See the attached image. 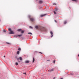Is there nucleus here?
Wrapping results in <instances>:
<instances>
[{
  "label": "nucleus",
  "instance_id": "33",
  "mask_svg": "<svg viewBox=\"0 0 79 79\" xmlns=\"http://www.w3.org/2000/svg\"><path fill=\"white\" fill-rule=\"evenodd\" d=\"M53 5H56V4H53Z\"/></svg>",
  "mask_w": 79,
  "mask_h": 79
},
{
  "label": "nucleus",
  "instance_id": "16",
  "mask_svg": "<svg viewBox=\"0 0 79 79\" xmlns=\"http://www.w3.org/2000/svg\"><path fill=\"white\" fill-rule=\"evenodd\" d=\"M35 61V59H34V58H33V63H34V61Z\"/></svg>",
  "mask_w": 79,
  "mask_h": 79
},
{
  "label": "nucleus",
  "instance_id": "11",
  "mask_svg": "<svg viewBox=\"0 0 79 79\" xmlns=\"http://www.w3.org/2000/svg\"><path fill=\"white\" fill-rule=\"evenodd\" d=\"M21 36H22V35H17L16 37H18V36L21 37Z\"/></svg>",
  "mask_w": 79,
  "mask_h": 79
},
{
  "label": "nucleus",
  "instance_id": "24",
  "mask_svg": "<svg viewBox=\"0 0 79 79\" xmlns=\"http://www.w3.org/2000/svg\"><path fill=\"white\" fill-rule=\"evenodd\" d=\"M16 65H18V64L17 63V62H16L15 63Z\"/></svg>",
  "mask_w": 79,
  "mask_h": 79
},
{
  "label": "nucleus",
  "instance_id": "26",
  "mask_svg": "<svg viewBox=\"0 0 79 79\" xmlns=\"http://www.w3.org/2000/svg\"><path fill=\"white\" fill-rule=\"evenodd\" d=\"M30 28H31V29H32V27L31 26H30Z\"/></svg>",
  "mask_w": 79,
  "mask_h": 79
},
{
  "label": "nucleus",
  "instance_id": "29",
  "mask_svg": "<svg viewBox=\"0 0 79 79\" xmlns=\"http://www.w3.org/2000/svg\"><path fill=\"white\" fill-rule=\"evenodd\" d=\"M40 53H41V54H42V53L41 52H40Z\"/></svg>",
  "mask_w": 79,
  "mask_h": 79
},
{
  "label": "nucleus",
  "instance_id": "7",
  "mask_svg": "<svg viewBox=\"0 0 79 79\" xmlns=\"http://www.w3.org/2000/svg\"><path fill=\"white\" fill-rule=\"evenodd\" d=\"M55 10L56 11H60V10L59 9H58V8H56L55 9Z\"/></svg>",
  "mask_w": 79,
  "mask_h": 79
},
{
  "label": "nucleus",
  "instance_id": "6",
  "mask_svg": "<svg viewBox=\"0 0 79 79\" xmlns=\"http://www.w3.org/2000/svg\"><path fill=\"white\" fill-rule=\"evenodd\" d=\"M72 1H73V2H78V0H72Z\"/></svg>",
  "mask_w": 79,
  "mask_h": 79
},
{
  "label": "nucleus",
  "instance_id": "22",
  "mask_svg": "<svg viewBox=\"0 0 79 79\" xmlns=\"http://www.w3.org/2000/svg\"><path fill=\"white\" fill-rule=\"evenodd\" d=\"M21 48H19L18 49V50H19V51H20V50H21Z\"/></svg>",
  "mask_w": 79,
  "mask_h": 79
},
{
  "label": "nucleus",
  "instance_id": "34",
  "mask_svg": "<svg viewBox=\"0 0 79 79\" xmlns=\"http://www.w3.org/2000/svg\"><path fill=\"white\" fill-rule=\"evenodd\" d=\"M8 44H10V43H7Z\"/></svg>",
  "mask_w": 79,
  "mask_h": 79
},
{
  "label": "nucleus",
  "instance_id": "28",
  "mask_svg": "<svg viewBox=\"0 0 79 79\" xmlns=\"http://www.w3.org/2000/svg\"><path fill=\"white\" fill-rule=\"evenodd\" d=\"M55 22L56 23V20H55Z\"/></svg>",
  "mask_w": 79,
  "mask_h": 79
},
{
  "label": "nucleus",
  "instance_id": "8",
  "mask_svg": "<svg viewBox=\"0 0 79 79\" xmlns=\"http://www.w3.org/2000/svg\"><path fill=\"white\" fill-rule=\"evenodd\" d=\"M39 3H40V4L42 3H43V2H42L41 0H40L39 1Z\"/></svg>",
  "mask_w": 79,
  "mask_h": 79
},
{
  "label": "nucleus",
  "instance_id": "31",
  "mask_svg": "<svg viewBox=\"0 0 79 79\" xmlns=\"http://www.w3.org/2000/svg\"><path fill=\"white\" fill-rule=\"evenodd\" d=\"M50 61V60H47V61Z\"/></svg>",
  "mask_w": 79,
  "mask_h": 79
},
{
  "label": "nucleus",
  "instance_id": "30",
  "mask_svg": "<svg viewBox=\"0 0 79 79\" xmlns=\"http://www.w3.org/2000/svg\"><path fill=\"white\" fill-rule=\"evenodd\" d=\"M56 77H54L53 78V79H55Z\"/></svg>",
  "mask_w": 79,
  "mask_h": 79
},
{
  "label": "nucleus",
  "instance_id": "19",
  "mask_svg": "<svg viewBox=\"0 0 79 79\" xmlns=\"http://www.w3.org/2000/svg\"><path fill=\"white\" fill-rule=\"evenodd\" d=\"M67 22H66V21H65L64 22V24H66Z\"/></svg>",
  "mask_w": 79,
  "mask_h": 79
},
{
  "label": "nucleus",
  "instance_id": "12",
  "mask_svg": "<svg viewBox=\"0 0 79 79\" xmlns=\"http://www.w3.org/2000/svg\"><path fill=\"white\" fill-rule=\"evenodd\" d=\"M19 59L20 60H21V61H22V60H23V59L22 58V57H20L19 58Z\"/></svg>",
  "mask_w": 79,
  "mask_h": 79
},
{
  "label": "nucleus",
  "instance_id": "4",
  "mask_svg": "<svg viewBox=\"0 0 79 79\" xmlns=\"http://www.w3.org/2000/svg\"><path fill=\"white\" fill-rule=\"evenodd\" d=\"M50 33L52 35V36H51V37H52L53 35V32H52V31H50Z\"/></svg>",
  "mask_w": 79,
  "mask_h": 79
},
{
  "label": "nucleus",
  "instance_id": "21",
  "mask_svg": "<svg viewBox=\"0 0 79 79\" xmlns=\"http://www.w3.org/2000/svg\"><path fill=\"white\" fill-rule=\"evenodd\" d=\"M24 31H22L21 32V33L22 34H23V33H24Z\"/></svg>",
  "mask_w": 79,
  "mask_h": 79
},
{
  "label": "nucleus",
  "instance_id": "5",
  "mask_svg": "<svg viewBox=\"0 0 79 79\" xmlns=\"http://www.w3.org/2000/svg\"><path fill=\"white\" fill-rule=\"evenodd\" d=\"M50 33L52 35V36H51V37H52L53 35V32H52V31H50Z\"/></svg>",
  "mask_w": 79,
  "mask_h": 79
},
{
  "label": "nucleus",
  "instance_id": "1",
  "mask_svg": "<svg viewBox=\"0 0 79 79\" xmlns=\"http://www.w3.org/2000/svg\"><path fill=\"white\" fill-rule=\"evenodd\" d=\"M8 31H10V32L9 33L10 34H15V33L13 32V31H11V29L10 28H8Z\"/></svg>",
  "mask_w": 79,
  "mask_h": 79
},
{
  "label": "nucleus",
  "instance_id": "32",
  "mask_svg": "<svg viewBox=\"0 0 79 79\" xmlns=\"http://www.w3.org/2000/svg\"><path fill=\"white\" fill-rule=\"evenodd\" d=\"M4 58H5V56H4Z\"/></svg>",
  "mask_w": 79,
  "mask_h": 79
},
{
  "label": "nucleus",
  "instance_id": "23",
  "mask_svg": "<svg viewBox=\"0 0 79 79\" xmlns=\"http://www.w3.org/2000/svg\"><path fill=\"white\" fill-rule=\"evenodd\" d=\"M54 15H56V12H55V11H54Z\"/></svg>",
  "mask_w": 79,
  "mask_h": 79
},
{
  "label": "nucleus",
  "instance_id": "27",
  "mask_svg": "<svg viewBox=\"0 0 79 79\" xmlns=\"http://www.w3.org/2000/svg\"><path fill=\"white\" fill-rule=\"evenodd\" d=\"M55 63V60H54V61H53V63Z\"/></svg>",
  "mask_w": 79,
  "mask_h": 79
},
{
  "label": "nucleus",
  "instance_id": "3",
  "mask_svg": "<svg viewBox=\"0 0 79 79\" xmlns=\"http://www.w3.org/2000/svg\"><path fill=\"white\" fill-rule=\"evenodd\" d=\"M46 15H47L46 14H44V15H40V17H43L44 16H46Z\"/></svg>",
  "mask_w": 79,
  "mask_h": 79
},
{
  "label": "nucleus",
  "instance_id": "25",
  "mask_svg": "<svg viewBox=\"0 0 79 79\" xmlns=\"http://www.w3.org/2000/svg\"><path fill=\"white\" fill-rule=\"evenodd\" d=\"M19 58H17V60H18V62H20V61H19Z\"/></svg>",
  "mask_w": 79,
  "mask_h": 79
},
{
  "label": "nucleus",
  "instance_id": "14",
  "mask_svg": "<svg viewBox=\"0 0 79 79\" xmlns=\"http://www.w3.org/2000/svg\"><path fill=\"white\" fill-rule=\"evenodd\" d=\"M35 28L36 29H38L39 28V26H35Z\"/></svg>",
  "mask_w": 79,
  "mask_h": 79
},
{
  "label": "nucleus",
  "instance_id": "17",
  "mask_svg": "<svg viewBox=\"0 0 79 79\" xmlns=\"http://www.w3.org/2000/svg\"><path fill=\"white\" fill-rule=\"evenodd\" d=\"M22 31V30L21 29H19L18 30V31Z\"/></svg>",
  "mask_w": 79,
  "mask_h": 79
},
{
  "label": "nucleus",
  "instance_id": "13",
  "mask_svg": "<svg viewBox=\"0 0 79 79\" xmlns=\"http://www.w3.org/2000/svg\"><path fill=\"white\" fill-rule=\"evenodd\" d=\"M6 30H5V29H4L3 30V32H6Z\"/></svg>",
  "mask_w": 79,
  "mask_h": 79
},
{
  "label": "nucleus",
  "instance_id": "10",
  "mask_svg": "<svg viewBox=\"0 0 79 79\" xmlns=\"http://www.w3.org/2000/svg\"><path fill=\"white\" fill-rule=\"evenodd\" d=\"M54 69H52L50 70V71H54Z\"/></svg>",
  "mask_w": 79,
  "mask_h": 79
},
{
  "label": "nucleus",
  "instance_id": "2",
  "mask_svg": "<svg viewBox=\"0 0 79 79\" xmlns=\"http://www.w3.org/2000/svg\"><path fill=\"white\" fill-rule=\"evenodd\" d=\"M30 21H31L32 22H34V21H35V19H34V18H30Z\"/></svg>",
  "mask_w": 79,
  "mask_h": 79
},
{
  "label": "nucleus",
  "instance_id": "9",
  "mask_svg": "<svg viewBox=\"0 0 79 79\" xmlns=\"http://www.w3.org/2000/svg\"><path fill=\"white\" fill-rule=\"evenodd\" d=\"M29 61L28 60H26L25 61L26 63H29Z\"/></svg>",
  "mask_w": 79,
  "mask_h": 79
},
{
  "label": "nucleus",
  "instance_id": "15",
  "mask_svg": "<svg viewBox=\"0 0 79 79\" xmlns=\"http://www.w3.org/2000/svg\"><path fill=\"white\" fill-rule=\"evenodd\" d=\"M43 31H46V29H45V28L44 27L43 28Z\"/></svg>",
  "mask_w": 79,
  "mask_h": 79
},
{
  "label": "nucleus",
  "instance_id": "20",
  "mask_svg": "<svg viewBox=\"0 0 79 79\" xmlns=\"http://www.w3.org/2000/svg\"><path fill=\"white\" fill-rule=\"evenodd\" d=\"M28 34H31V35H32V33H31V32H29L28 33Z\"/></svg>",
  "mask_w": 79,
  "mask_h": 79
},
{
  "label": "nucleus",
  "instance_id": "35",
  "mask_svg": "<svg viewBox=\"0 0 79 79\" xmlns=\"http://www.w3.org/2000/svg\"><path fill=\"white\" fill-rule=\"evenodd\" d=\"M36 1H37V0H36Z\"/></svg>",
  "mask_w": 79,
  "mask_h": 79
},
{
  "label": "nucleus",
  "instance_id": "18",
  "mask_svg": "<svg viewBox=\"0 0 79 79\" xmlns=\"http://www.w3.org/2000/svg\"><path fill=\"white\" fill-rule=\"evenodd\" d=\"M17 55H19V51H17Z\"/></svg>",
  "mask_w": 79,
  "mask_h": 79
}]
</instances>
